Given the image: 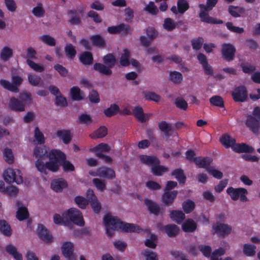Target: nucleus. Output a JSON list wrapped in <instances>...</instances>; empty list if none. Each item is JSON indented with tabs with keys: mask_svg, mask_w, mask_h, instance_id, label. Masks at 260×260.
I'll list each match as a JSON object with an SVG mask.
<instances>
[{
	"mask_svg": "<svg viewBox=\"0 0 260 260\" xmlns=\"http://www.w3.org/2000/svg\"><path fill=\"white\" fill-rule=\"evenodd\" d=\"M70 94L72 99L75 101L82 100L84 96L83 92L77 86L73 87L71 89Z\"/></svg>",
	"mask_w": 260,
	"mask_h": 260,
	"instance_id": "obj_26",
	"label": "nucleus"
},
{
	"mask_svg": "<svg viewBox=\"0 0 260 260\" xmlns=\"http://www.w3.org/2000/svg\"><path fill=\"white\" fill-rule=\"evenodd\" d=\"M0 231L3 235L7 237H10L12 235L11 227L5 220H0Z\"/></svg>",
	"mask_w": 260,
	"mask_h": 260,
	"instance_id": "obj_32",
	"label": "nucleus"
},
{
	"mask_svg": "<svg viewBox=\"0 0 260 260\" xmlns=\"http://www.w3.org/2000/svg\"><path fill=\"white\" fill-rule=\"evenodd\" d=\"M214 233H216L218 236L225 237L229 235L231 232L232 228V227L224 223H217L216 224H214L212 226Z\"/></svg>",
	"mask_w": 260,
	"mask_h": 260,
	"instance_id": "obj_10",
	"label": "nucleus"
},
{
	"mask_svg": "<svg viewBox=\"0 0 260 260\" xmlns=\"http://www.w3.org/2000/svg\"><path fill=\"white\" fill-rule=\"evenodd\" d=\"M203 42V39L200 37L192 40L191 45L193 49L197 50L200 49L202 47Z\"/></svg>",
	"mask_w": 260,
	"mask_h": 260,
	"instance_id": "obj_63",
	"label": "nucleus"
},
{
	"mask_svg": "<svg viewBox=\"0 0 260 260\" xmlns=\"http://www.w3.org/2000/svg\"><path fill=\"white\" fill-rule=\"evenodd\" d=\"M6 251L12 255L16 260H22V255L17 252V248L12 244H9L6 247Z\"/></svg>",
	"mask_w": 260,
	"mask_h": 260,
	"instance_id": "obj_29",
	"label": "nucleus"
},
{
	"mask_svg": "<svg viewBox=\"0 0 260 260\" xmlns=\"http://www.w3.org/2000/svg\"><path fill=\"white\" fill-rule=\"evenodd\" d=\"M39 238L46 243H51L53 241L52 236L49 234L47 229L42 224H39L37 229Z\"/></svg>",
	"mask_w": 260,
	"mask_h": 260,
	"instance_id": "obj_13",
	"label": "nucleus"
},
{
	"mask_svg": "<svg viewBox=\"0 0 260 260\" xmlns=\"http://www.w3.org/2000/svg\"><path fill=\"white\" fill-rule=\"evenodd\" d=\"M45 10L43 8L42 4H39L32 11V14L37 17H43L45 14Z\"/></svg>",
	"mask_w": 260,
	"mask_h": 260,
	"instance_id": "obj_55",
	"label": "nucleus"
},
{
	"mask_svg": "<svg viewBox=\"0 0 260 260\" xmlns=\"http://www.w3.org/2000/svg\"><path fill=\"white\" fill-rule=\"evenodd\" d=\"M92 182L96 188L101 191H103L106 188L105 180H101L99 178H94L92 180Z\"/></svg>",
	"mask_w": 260,
	"mask_h": 260,
	"instance_id": "obj_53",
	"label": "nucleus"
},
{
	"mask_svg": "<svg viewBox=\"0 0 260 260\" xmlns=\"http://www.w3.org/2000/svg\"><path fill=\"white\" fill-rule=\"evenodd\" d=\"M93 44L99 47H104L105 46V40L100 35L92 36L90 37Z\"/></svg>",
	"mask_w": 260,
	"mask_h": 260,
	"instance_id": "obj_39",
	"label": "nucleus"
},
{
	"mask_svg": "<svg viewBox=\"0 0 260 260\" xmlns=\"http://www.w3.org/2000/svg\"><path fill=\"white\" fill-rule=\"evenodd\" d=\"M18 174H16L15 171L12 169H8L6 170L4 176L5 180L8 183H12L14 182L18 184L22 183L23 179L21 175H20V172L17 171Z\"/></svg>",
	"mask_w": 260,
	"mask_h": 260,
	"instance_id": "obj_8",
	"label": "nucleus"
},
{
	"mask_svg": "<svg viewBox=\"0 0 260 260\" xmlns=\"http://www.w3.org/2000/svg\"><path fill=\"white\" fill-rule=\"evenodd\" d=\"M226 192L234 201H237L239 199H240L242 202H246L248 201V199L246 197V194L248 192L247 190L244 188H234L232 187H230L226 189Z\"/></svg>",
	"mask_w": 260,
	"mask_h": 260,
	"instance_id": "obj_6",
	"label": "nucleus"
},
{
	"mask_svg": "<svg viewBox=\"0 0 260 260\" xmlns=\"http://www.w3.org/2000/svg\"><path fill=\"white\" fill-rule=\"evenodd\" d=\"M29 213L26 207H19L16 212V217L19 220H23L28 217Z\"/></svg>",
	"mask_w": 260,
	"mask_h": 260,
	"instance_id": "obj_38",
	"label": "nucleus"
},
{
	"mask_svg": "<svg viewBox=\"0 0 260 260\" xmlns=\"http://www.w3.org/2000/svg\"><path fill=\"white\" fill-rule=\"evenodd\" d=\"M12 82L5 79L0 80V85L4 88L14 93L19 92V87L23 82V79L20 76L13 74L11 76Z\"/></svg>",
	"mask_w": 260,
	"mask_h": 260,
	"instance_id": "obj_4",
	"label": "nucleus"
},
{
	"mask_svg": "<svg viewBox=\"0 0 260 260\" xmlns=\"http://www.w3.org/2000/svg\"><path fill=\"white\" fill-rule=\"evenodd\" d=\"M235 52L236 48L232 44H223L222 45V57L227 61H231L234 59Z\"/></svg>",
	"mask_w": 260,
	"mask_h": 260,
	"instance_id": "obj_9",
	"label": "nucleus"
},
{
	"mask_svg": "<svg viewBox=\"0 0 260 260\" xmlns=\"http://www.w3.org/2000/svg\"><path fill=\"white\" fill-rule=\"evenodd\" d=\"M104 63L110 68H113L116 63V58L112 54H108L103 57Z\"/></svg>",
	"mask_w": 260,
	"mask_h": 260,
	"instance_id": "obj_41",
	"label": "nucleus"
},
{
	"mask_svg": "<svg viewBox=\"0 0 260 260\" xmlns=\"http://www.w3.org/2000/svg\"><path fill=\"white\" fill-rule=\"evenodd\" d=\"M107 134V129L105 126H101L99 128L91 134L89 136L92 139H96L104 137Z\"/></svg>",
	"mask_w": 260,
	"mask_h": 260,
	"instance_id": "obj_34",
	"label": "nucleus"
},
{
	"mask_svg": "<svg viewBox=\"0 0 260 260\" xmlns=\"http://www.w3.org/2000/svg\"><path fill=\"white\" fill-rule=\"evenodd\" d=\"M164 230L170 237L176 236L179 233V229L175 224H171L164 226Z\"/></svg>",
	"mask_w": 260,
	"mask_h": 260,
	"instance_id": "obj_28",
	"label": "nucleus"
},
{
	"mask_svg": "<svg viewBox=\"0 0 260 260\" xmlns=\"http://www.w3.org/2000/svg\"><path fill=\"white\" fill-rule=\"evenodd\" d=\"M233 100L236 102H244L248 99L247 90L245 86L236 87L232 92Z\"/></svg>",
	"mask_w": 260,
	"mask_h": 260,
	"instance_id": "obj_7",
	"label": "nucleus"
},
{
	"mask_svg": "<svg viewBox=\"0 0 260 260\" xmlns=\"http://www.w3.org/2000/svg\"><path fill=\"white\" fill-rule=\"evenodd\" d=\"M177 191H167L165 190V192L162 196V203L167 206L171 205L174 202L177 194Z\"/></svg>",
	"mask_w": 260,
	"mask_h": 260,
	"instance_id": "obj_17",
	"label": "nucleus"
},
{
	"mask_svg": "<svg viewBox=\"0 0 260 260\" xmlns=\"http://www.w3.org/2000/svg\"><path fill=\"white\" fill-rule=\"evenodd\" d=\"M56 135L66 144H69L72 140L71 133L69 130H58L56 132Z\"/></svg>",
	"mask_w": 260,
	"mask_h": 260,
	"instance_id": "obj_24",
	"label": "nucleus"
},
{
	"mask_svg": "<svg viewBox=\"0 0 260 260\" xmlns=\"http://www.w3.org/2000/svg\"><path fill=\"white\" fill-rule=\"evenodd\" d=\"M4 158L6 162L9 164H11L14 162V155L12 150L8 148H6L4 150Z\"/></svg>",
	"mask_w": 260,
	"mask_h": 260,
	"instance_id": "obj_43",
	"label": "nucleus"
},
{
	"mask_svg": "<svg viewBox=\"0 0 260 260\" xmlns=\"http://www.w3.org/2000/svg\"><path fill=\"white\" fill-rule=\"evenodd\" d=\"M163 26L167 30L172 31L176 28V24L172 19L168 18L165 19Z\"/></svg>",
	"mask_w": 260,
	"mask_h": 260,
	"instance_id": "obj_49",
	"label": "nucleus"
},
{
	"mask_svg": "<svg viewBox=\"0 0 260 260\" xmlns=\"http://www.w3.org/2000/svg\"><path fill=\"white\" fill-rule=\"evenodd\" d=\"M33 156L38 158L35 166L41 172L46 173V169L52 172H56L59 167V160L66 158L64 153L59 150H52L48 151L45 146L36 147L34 151Z\"/></svg>",
	"mask_w": 260,
	"mask_h": 260,
	"instance_id": "obj_1",
	"label": "nucleus"
},
{
	"mask_svg": "<svg viewBox=\"0 0 260 260\" xmlns=\"http://www.w3.org/2000/svg\"><path fill=\"white\" fill-rule=\"evenodd\" d=\"M9 107L14 111L23 112L25 110V104L20 100L12 97L10 100Z\"/></svg>",
	"mask_w": 260,
	"mask_h": 260,
	"instance_id": "obj_11",
	"label": "nucleus"
},
{
	"mask_svg": "<svg viewBox=\"0 0 260 260\" xmlns=\"http://www.w3.org/2000/svg\"><path fill=\"white\" fill-rule=\"evenodd\" d=\"M193 161L199 167L205 168L207 171V168H210L209 166L212 162V159L208 157H197L194 158Z\"/></svg>",
	"mask_w": 260,
	"mask_h": 260,
	"instance_id": "obj_20",
	"label": "nucleus"
},
{
	"mask_svg": "<svg viewBox=\"0 0 260 260\" xmlns=\"http://www.w3.org/2000/svg\"><path fill=\"white\" fill-rule=\"evenodd\" d=\"M99 177L101 178L113 179L115 178L114 171L110 168L102 167L98 168Z\"/></svg>",
	"mask_w": 260,
	"mask_h": 260,
	"instance_id": "obj_15",
	"label": "nucleus"
},
{
	"mask_svg": "<svg viewBox=\"0 0 260 260\" xmlns=\"http://www.w3.org/2000/svg\"><path fill=\"white\" fill-rule=\"evenodd\" d=\"M41 40L48 45L51 46H54L55 45V39L49 35H44L42 36L41 37Z\"/></svg>",
	"mask_w": 260,
	"mask_h": 260,
	"instance_id": "obj_62",
	"label": "nucleus"
},
{
	"mask_svg": "<svg viewBox=\"0 0 260 260\" xmlns=\"http://www.w3.org/2000/svg\"><path fill=\"white\" fill-rule=\"evenodd\" d=\"M172 175L175 176L176 179L180 182H184L186 179L183 170L181 169L175 170L172 173Z\"/></svg>",
	"mask_w": 260,
	"mask_h": 260,
	"instance_id": "obj_60",
	"label": "nucleus"
},
{
	"mask_svg": "<svg viewBox=\"0 0 260 260\" xmlns=\"http://www.w3.org/2000/svg\"><path fill=\"white\" fill-rule=\"evenodd\" d=\"M121 221L116 216L107 214L104 218L106 234L109 237L114 235V232L120 228Z\"/></svg>",
	"mask_w": 260,
	"mask_h": 260,
	"instance_id": "obj_3",
	"label": "nucleus"
},
{
	"mask_svg": "<svg viewBox=\"0 0 260 260\" xmlns=\"http://www.w3.org/2000/svg\"><path fill=\"white\" fill-rule=\"evenodd\" d=\"M34 136L38 144H43L45 143L44 136L38 127H36L35 128Z\"/></svg>",
	"mask_w": 260,
	"mask_h": 260,
	"instance_id": "obj_52",
	"label": "nucleus"
},
{
	"mask_svg": "<svg viewBox=\"0 0 260 260\" xmlns=\"http://www.w3.org/2000/svg\"><path fill=\"white\" fill-rule=\"evenodd\" d=\"M229 12L230 14L234 17L240 16V14L244 12L243 8L237 6H230L229 7Z\"/></svg>",
	"mask_w": 260,
	"mask_h": 260,
	"instance_id": "obj_42",
	"label": "nucleus"
},
{
	"mask_svg": "<svg viewBox=\"0 0 260 260\" xmlns=\"http://www.w3.org/2000/svg\"><path fill=\"white\" fill-rule=\"evenodd\" d=\"M210 102L211 105L219 107H223L224 106V102L221 96L215 95L210 99Z\"/></svg>",
	"mask_w": 260,
	"mask_h": 260,
	"instance_id": "obj_45",
	"label": "nucleus"
},
{
	"mask_svg": "<svg viewBox=\"0 0 260 260\" xmlns=\"http://www.w3.org/2000/svg\"><path fill=\"white\" fill-rule=\"evenodd\" d=\"M255 117L254 116L248 115L245 124L254 134H257L260 128V123Z\"/></svg>",
	"mask_w": 260,
	"mask_h": 260,
	"instance_id": "obj_12",
	"label": "nucleus"
},
{
	"mask_svg": "<svg viewBox=\"0 0 260 260\" xmlns=\"http://www.w3.org/2000/svg\"><path fill=\"white\" fill-rule=\"evenodd\" d=\"M93 68L95 71L107 76H110L112 74V71L109 67L101 63H95Z\"/></svg>",
	"mask_w": 260,
	"mask_h": 260,
	"instance_id": "obj_18",
	"label": "nucleus"
},
{
	"mask_svg": "<svg viewBox=\"0 0 260 260\" xmlns=\"http://www.w3.org/2000/svg\"><path fill=\"white\" fill-rule=\"evenodd\" d=\"M255 248L254 245L246 244L243 246V253L248 256H253L255 253Z\"/></svg>",
	"mask_w": 260,
	"mask_h": 260,
	"instance_id": "obj_50",
	"label": "nucleus"
},
{
	"mask_svg": "<svg viewBox=\"0 0 260 260\" xmlns=\"http://www.w3.org/2000/svg\"><path fill=\"white\" fill-rule=\"evenodd\" d=\"M62 216L69 218L74 223L77 225L83 226L84 225V220L82 213L76 208L69 209L67 212L63 213Z\"/></svg>",
	"mask_w": 260,
	"mask_h": 260,
	"instance_id": "obj_5",
	"label": "nucleus"
},
{
	"mask_svg": "<svg viewBox=\"0 0 260 260\" xmlns=\"http://www.w3.org/2000/svg\"><path fill=\"white\" fill-rule=\"evenodd\" d=\"M73 244L70 242H65L62 245L63 255L69 260H75L73 256Z\"/></svg>",
	"mask_w": 260,
	"mask_h": 260,
	"instance_id": "obj_16",
	"label": "nucleus"
},
{
	"mask_svg": "<svg viewBox=\"0 0 260 260\" xmlns=\"http://www.w3.org/2000/svg\"><path fill=\"white\" fill-rule=\"evenodd\" d=\"M26 63L31 69L37 72L41 73L44 71V67L43 66L40 65L30 59H26Z\"/></svg>",
	"mask_w": 260,
	"mask_h": 260,
	"instance_id": "obj_46",
	"label": "nucleus"
},
{
	"mask_svg": "<svg viewBox=\"0 0 260 260\" xmlns=\"http://www.w3.org/2000/svg\"><path fill=\"white\" fill-rule=\"evenodd\" d=\"M140 161L146 165H158L160 163L159 159L154 156H148L142 155L140 156Z\"/></svg>",
	"mask_w": 260,
	"mask_h": 260,
	"instance_id": "obj_22",
	"label": "nucleus"
},
{
	"mask_svg": "<svg viewBox=\"0 0 260 260\" xmlns=\"http://www.w3.org/2000/svg\"><path fill=\"white\" fill-rule=\"evenodd\" d=\"M176 107L181 110H186L188 107L187 102L182 98H177L175 102Z\"/></svg>",
	"mask_w": 260,
	"mask_h": 260,
	"instance_id": "obj_57",
	"label": "nucleus"
},
{
	"mask_svg": "<svg viewBox=\"0 0 260 260\" xmlns=\"http://www.w3.org/2000/svg\"><path fill=\"white\" fill-rule=\"evenodd\" d=\"M218 0H207L206 5L200 4V9H204L206 10L211 11L217 4Z\"/></svg>",
	"mask_w": 260,
	"mask_h": 260,
	"instance_id": "obj_56",
	"label": "nucleus"
},
{
	"mask_svg": "<svg viewBox=\"0 0 260 260\" xmlns=\"http://www.w3.org/2000/svg\"><path fill=\"white\" fill-rule=\"evenodd\" d=\"M119 107L116 104H112L109 108L104 110V114L107 117H111L115 115L119 111Z\"/></svg>",
	"mask_w": 260,
	"mask_h": 260,
	"instance_id": "obj_44",
	"label": "nucleus"
},
{
	"mask_svg": "<svg viewBox=\"0 0 260 260\" xmlns=\"http://www.w3.org/2000/svg\"><path fill=\"white\" fill-rule=\"evenodd\" d=\"M178 12L180 14H183L189 8V4L186 0H178L177 2Z\"/></svg>",
	"mask_w": 260,
	"mask_h": 260,
	"instance_id": "obj_48",
	"label": "nucleus"
},
{
	"mask_svg": "<svg viewBox=\"0 0 260 260\" xmlns=\"http://www.w3.org/2000/svg\"><path fill=\"white\" fill-rule=\"evenodd\" d=\"M27 78L29 83L34 86L39 85L42 81L40 76L34 74H28Z\"/></svg>",
	"mask_w": 260,
	"mask_h": 260,
	"instance_id": "obj_40",
	"label": "nucleus"
},
{
	"mask_svg": "<svg viewBox=\"0 0 260 260\" xmlns=\"http://www.w3.org/2000/svg\"><path fill=\"white\" fill-rule=\"evenodd\" d=\"M219 140L225 147H231L233 151L238 153L253 152L254 151L252 147L245 143L236 144L235 139L227 134L222 135Z\"/></svg>",
	"mask_w": 260,
	"mask_h": 260,
	"instance_id": "obj_2",
	"label": "nucleus"
},
{
	"mask_svg": "<svg viewBox=\"0 0 260 260\" xmlns=\"http://www.w3.org/2000/svg\"><path fill=\"white\" fill-rule=\"evenodd\" d=\"M170 218L178 223L182 222L185 218V214L181 211H173L170 215Z\"/></svg>",
	"mask_w": 260,
	"mask_h": 260,
	"instance_id": "obj_33",
	"label": "nucleus"
},
{
	"mask_svg": "<svg viewBox=\"0 0 260 260\" xmlns=\"http://www.w3.org/2000/svg\"><path fill=\"white\" fill-rule=\"evenodd\" d=\"M75 202L78 207L81 209H85L89 203L87 199L81 196L76 197L75 198Z\"/></svg>",
	"mask_w": 260,
	"mask_h": 260,
	"instance_id": "obj_54",
	"label": "nucleus"
},
{
	"mask_svg": "<svg viewBox=\"0 0 260 260\" xmlns=\"http://www.w3.org/2000/svg\"><path fill=\"white\" fill-rule=\"evenodd\" d=\"M145 204L151 213L158 215L160 212V207L158 204L153 201L146 199L144 201Z\"/></svg>",
	"mask_w": 260,
	"mask_h": 260,
	"instance_id": "obj_19",
	"label": "nucleus"
},
{
	"mask_svg": "<svg viewBox=\"0 0 260 260\" xmlns=\"http://www.w3.org/2000/svg\"><path fill=\"white\" fill-rule=\"evenodd\" d=\"M89 203L90 204L92 209L93 210L94 213L98 214L100 212L102 206L98 198L95 200H93Z\"/></svg>",
	"mask_w": 260,
	"mask_h": 260,
	"instance_id": "obj_61",
	"label": "nucleus"
},
{
	"mask_svg": "<svg viewBox=\"0 0 260 260\" xmlns=\"http://www.w3.org/2000/svg\"><path fill=\"white\" fill-rule=\"evenodd\" d=\"M151 171L155 176H161L163 173L168 171V169L159 164L154 165L151 167Z\"/></svg>",
	"mask_w": 260,
	"mask_h": 260,
	"instance_id": "obj_37",
	"label": "nucleus"
},
{
	"mask_svg": "<svg viewBox=\"0 0 260 260\" xmlns=\"http://www.w3.org/2000/svg\"><path fill=\"white\" fill-rule=\"evenodd\" d=\"M19 99L25 104L26 102H30L32 100L31 94L30 92L25 91L21 92L19 94Z\"/></svg>",
	"mask_w": 260,
	"mask_h": 260,
	"instance_id": "obj_64",
	"label": "nucleus"
},
{
	"mask_svg": "<svg viewBox=\"0 0 260 260\" xmlns=\"http://www.w3.org/2000/svg\"><path fill=\"white\" fill-rule=\"evenodd\" d=\"M209 11H210L206 10L204 9H200V13L199 14V16L202 21L208 23L213 24H221L223 23V21L222 20L217 21L214 18L210 17L208 14Z\"/></svg>",
	"mask_w": 260,
	"mask_h": 260,
	"instance_id": "obj_14",
	"label": "nucleus"
},
{
	"mask_svg": "<svg viewBox=\"0 0 260 260\" xmlns=\"http://www.w3.org/2000/svg\"><path fill=\"white\" fill-rule=\"evenodd\" d=\"M67 183L62 179H58L53 180L51 183L52 189L56 192L61 191L63 188L67 187Z\"/></svg>",
	"mask_w": 260,
	"mask_h": 260,
	"instance_id": "obj_23",
	"label": "nucleus"
},
{
	"mask_svg": "<svg viewBox=\"0 0 260 260\" xmlns=\"http://www.w3.org/2000/svg\"><path fill=\"white\" fill-rule=\"evenodd\" d=\"M80 60L84 64L90 65L93 61L92 55L90 52H84L81 55Z\"/></svg>",
	"mask_w": 260,
	"mask_h": 260,
	"instance_id": "obj_36",
	"label": "nucleus"
},
{
	"mask_svg": "<svg viewBox=\"0 0 260 260\" xmlns=\"http://www.w3.org/2000/svg\"><path fill=\"white\" fill-rule=\"evenodd\" d=\"M133 114L135 117L141 122H143L144 112L141 107H136L133 110Z\"/></svg>",
	"mask_w": 260,
	"mask_h": 260,
	"instance_id": "obj_51",
	"label": "nucleus"
},
{
	"mask_svg": "<svg viewBox=\"0 0 260 260\" xmlns=\"http://www.w3.org/2000/svg\"><path fill=\"white\" fill-rule=\"evenodd\" d=\"M207 171L210 174L212 175L214 178H217L218 179H220L222 178L223 177L222 173L220 171L215 169L213 167H210V168H207Z\"/></svg>",
	"mask_w": 260,
	"mask_h": 260,
	"instance_id": "obj_59",
	"label": "nucleus"
},
{
	"mask_svg": "<svg viewBox=\"0 0 260 260\" xmlns=\"http://www.w3.org/2000/svg\"><path fill=\"white\" fill-rule=\"evenodd\" d=\"M13 53V50L11 48L5 46L1 50L0 58L3 61H6L12 57Z\"/></svg>",
	"mask_w": 260,
	"mask_h": 260,
	"instance_id": "obj_27",
	"label": "nucleus"
},
{
	"mask_svg": "<svg viewBox=\"0 0 260 260\" xmlns=\"http://www.w3.org/2000/svg\"><path fill=\"white\" fill-rule=\"evenodd\" d=\"M64 52L66 55L70 59L74 58L76 54L75 47L71 44L67 45L64 48Z\"/></svg>",
	"mask_w": 260,
	"mask_h": 260,
	"instance_id": "obj_47",
	"label": "nucleus"
},
{
	"mask_svg": "<svg viewBox=\"0 0 260 260\" xmlns=\"http://www.w3.org/2000/svg\"><path fill=\"white\" fill-rule=\"evenodd\" d=\"M182 229L185 232H192L197 228L196 223L191 219H188L182 224Z\"/></svg>",
	"mask_w": 260,
	"mask_h": 260,
	"instance_id": "obj_30",
	"label": "nucleus"
},
{
	"mask_svg": "<svg viewBox=\"0 0 260 260\" xmlns=\"http://www.w3.org/2000/svg\"><path fill=\"white\" fill-rule=\"evenodd\" d=\"M183 209L186 213L191 212L194 208L195 205L193 202L187 200L184 202L182 205Z\"/></svg>",
	"mask_w": 260,
	"mask_h": 260,
	"instance_id": "obj_58",
	"label": "nucleus"
},
{
	"mask_svg": "<svg viewBox=\"0 0 260 260\" xmlns=\"http://www.w3.org/2000/svg\"><path fill=\"white\" fill-rule=\"evenodd\" d=\"M158 126L160 131L164 133L165 137H169L171 136V133L173 129L171 123H169L166 121H161L158 123Z\"/></svg>",
	"mask_w": 260,
	"mask_h": 260,
	"instance_id": "obj_21",
	"label": "nucleus"
},
{
	"mask_svg": "<svg viewBox=\"0 0 260 260\" xmlns=\"http://www.w3.org/2000/svg\"><path fill=\"white\" fill-rule=\"evenodd\" d=\"M119 229L125 232H139L140 230L139 226L133 223H125L122 221L121 222Z\"/></svg>",
	"mask_w": 260,
	"mask_h": 260,
	"instance_id": "obj_25",
	"label": "nucleus"
},
{
	"mask_svg": "<svg viewBox=\"0 0 260 260\" xmlns=\"http://www.w3.org/2000/svg\"><path fill=\"white\" fill-rule=\"evenodd\" d=\"M169 80L175 84H180L183 80V76L181 73L177 71H171L169 73Z\"/></svg>",
	"mask_w": 260,
	"mask_h": 260,
	"instance_id": "obj_31",
	"label": "nucleus"
},
{
	"mask_svg": "<svg viewBox=\"0 0 260 260\" xmlns=\"http://www.w3.org/2000/svg\"><path fill=\"white\" fill-rule=\"evenodd\" d=\"M130 56L129 51L126 49H124L120 59V64L124 67L128 66L130 64L129 60Z\"/></svg>",
	"mask_w": 260,
	"mask_h": 260,
	"instance_id": "obj_35",
	"label": "nucleus"
}]
</instances>
